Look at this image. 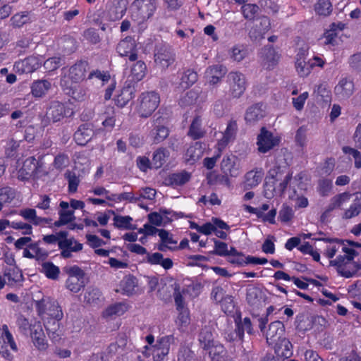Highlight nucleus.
<instances>
[{"mask_svg": "<svg viewBox=\"0 0 361 361\" xmlns=\"http://www.w3.org/2000/svg\"><path fill=\"white\" fill-rule=\"evenodd\" d=\"M36 308L39 315L44 322L53 320L52 330L59 326L58 322L63 318V314L58 302L49 297H44L36 302ZM50 322L48 321V323Z\"/></svg>", "mask_w": 361, "mask_h": 361, "instance_id": "obj_1", "label": "nucleus"}, {"mask_svg": "<svg viewBox=\"0 0 361 361\" xmlns=\"http://www.w3.org/2000/svg\"><path fill=\"white\" fill-rule=\"evenodd\" d=\"M155 0H135L131 5V18L142 24L152 18L157 10Z\"/></svg>", "mask_w": 361, "mask_h": 361, "instance_id": "obj_2", "label": "nucleus"}, {"mask_svg": "<svg viewBox=\"0 0 361 361\" xmlns=\"http://www.w3.org/2000/svg\"><path fill=\"white\" fill-rule=\"evenodd\" d=\"M160 98L154 91L142 92L138 98L137 112L141 117H149L158 107Z\"/></svg>", "mask_w": 361, "mask_h": 361, "instance_id": "obj_3", "label": "nucleus"}, {"mask_svg": "<svg viewBox=\"0 0 361 361\" xmlns=\"http://www.w3.org/2000/svg\"><path fill=\"white\" fill-rule=\"evenodd\" d=\"M42 164L34 157L27 158L23 162L18 161L17 176L20 180H27L31 177H38L41 173Z\"/></svg>", "mask_w": 361, "mask_h": 361, "instance_id": "obj_4", "label": "nucleus"}, {"mask_svg": "<svg viewBox=\"0 0 361 361\" xmlns=\"http://www.w3.org/2000/svg\"><path fill=\"white\" fill-rule=\"evenodd\" d=\"M280 142L281 137L277 133L269 131L263 127L257 137V150L260 153H267L277 147Z\"/></svg>", "mask_w": 361, "mask_h": 361, "instance_id": "obj_5", "label": "nucleus"}, {"mask_svg": "<svg viewBox=\"0 0 361 361\" xmlns=\"http://www.w3.org/2000/svg\"><path fill=\"white\" fill-rule=\"evenodd\" d=\"M229 229L230 226L223 220L213 217L211 221L201 226L200 233L209 235L214 233L218 238L226 239L227 233L224 230L228 231Z\"/></svg>", "mask_w": 361, "mask_h": 361, "instance_id": "obj_6", "label": "nucleus"}, {"mask_svg": "<svg viewBox=\"0 0 361 361\" xmlns=\"http://www.w3.org/2000/svg\"><path fill=\"white\" fill-rule=\"evenodd\" d=\"M227 81L229 85L231 94L235 98L241 97L246 89L245 75L238 71L231 72L227 76Z\"/></svg>", "mask_w": 361, "mask_h": 361, "instance_id": "obj_7", "label": "nucleus"}, {"mask_svg": "<svg viewBox=\"0 0 361 361\" xmlns=\"http://www.w3.org/2000/svg\"><path fill=\"white\" fill-rule=\"evenodd\" d=\"M11 350L17 351V346L6 325L2 326L0 336V354L6 359L11 360Z\"/></svg>", "mask_w": 361, "mask_h": 361, "instance_id": "obj_8", "label": "nucleus"}, {"mask_svg": "<svg viewBox=\"0 0 361 361\" xmlns=\"http://www.w3.org/2000/svg\"><path fill=\"white\" fill-rule=\"evenodd\" d=\"M116 292L123 295L132 296L140 293L142 290L139 287L137 278L133 275H127L120 281Z\"/></svg>", "mask_w": 361, "mask_h": 361, "instance_id": "obj_9", "label": "nucleus"}, {"mask_svg": "<svg viewBox=\"0 0 361 361\" xmlns=\"http://www.w3.org/2000/svg\"><path fill=\"white\" fill-rule=\"evenodd\" d=\"M42 59L39 56H30L16 61L14 69L19 73H31L37 70L42 64Z\"/></svg>", "mask_w": 361, "mask_h": 361, "instance_id": "obj_10", "label": "nucleus"}, {"mask_svg": "<svg viewBox=\"0 0 361 361\" xmlns=\"http://www.w3.org/2000/svg\"><path fill=\"white\" fill-rule=\"evenodd\" d=\"M354 247L360 248L361 244L357 242L351 240H342L341 250L345 253L344 256H339L336 259L331 261V264L334 265L341 266L346 259L348 261L352 260L357 252L354 250Z\"/></svg>", "mask_w": 361, "mask_h": 361, "instance_id": "obj_11", "label": "nucleus"}, {"mask_svg": "<svg viewBox=\"0 0 361 361\" xmlns=\"http://www.w3.org/2000/svg\"><path fill=\"white\" fill-rule=\"evenodd\" d=\"M116 50L121 56H129L130 61L137 60L136 43L131 37H127L120 41L117 45Z\"/></svg>", "mask_w": 361, "mask_h": 361, "instance_id": "obj_12", "label": "nucleus"}, {"mask_svg": "<svg viewBox=\"0 0 361 361\" xmlns=\"http://www.w3.org/2000/svg\"><path fill=\"white\" fill-rule=\"evenodd\" d=\"M238 128L237 122L231 120L228 122L225 130L222 133V137L217 142L218 150H223L230 142L235 139Z\"/></svg>", "mask_w": 361, "mask_h": 361, "instance_id": "obj_13", "label": "nucleus"}, {"mask_svg": "<svg viewBox=\"0 0 361 361\" xmlns=\"http://www.w3.org/2000/svg\"><path fill=\"white\" fill-rule=\"evenodd\" d=\"M284 331V325L281 322L276 321L271 322L266 333V338L268 344L269 345H274L279 342L280 340L285 338V337H283Z\"/></svg>", "mask_w": 361, "mask_h": 361, "instance_id": "obj_14", "label": "nucleus"}, {"mask_svg": "<svg viewBox=\"0 0 361 361\" xmlns=\"http://www.w3.org/2000/svg\"><path fill=\"white\" fill-rule=\"evenodd\" d=\"M47 114L48 118L53 122H58L66 116H71L73 111L71 109L66 108L63 104L59 102H54L51 103Z\"/></svg>", "mask_w": 361, "mask_h": 361, "instance_id": "obj_15", "label": "nucleus"}, {"mask_svg": "<svg viewBox=\"0 0 361 361\" xmlns=\"http://www.w3.org/2000/svg\"><path fill=\"white\" fill-rule=\"evenodd\" d=\"M307 52L305 50H300L296 54L295 68L300 77L308 76L312 70V65L310 63L309 60L307 61Z\"/></svg>", "mask_w": 361, "mask_h": 361, "instance_id": "obj_16", "label": "nucleus"}, {"mask_svg": "<svg viewBox=\"0 0 361 361\" xmlns=\"http://www.w3.org/2000/svg\"><path fill=\"white\" fill-rule=\"evenodd\" d=\"M353 195L348 192L339 193L331 198L329 204L326 206L324 215H328L332 211L336 209H342L345 205L350 202Z\"/></svg>", "mask_w": 361, "mask_h": 361, "instance_id": "obj_17", "label": "nucleus"}, {"mask_svg": "<svg viewBox=\"0 0 361 361\" xmlns=\"http://www.w3.org/2000/svg\"><path fill=\"white\" fill-rule=\"evenodd\" d=\"M172 340L173 337L171 336H164L157 342L156 345L152 346V355L154 361H161L168 355Z\"/></svg>", "mask_w": 361, "mask_h": 361, "instance_id": "obj_18", "label": "nucleus"}, {"mask_svg": "<svg viewBox=\"0 0 361 361\" xmlns=\"http://www.w3.org/2000/svg\"><path fill=\"white\" fill-rule=\"evenodd\" d=\"M30 336L34 345L40 350L47 349L48 346L42 326L39 322H35L30 327Z\"/></svg>", "mask_w": 361, "mask_h": 361, "instance_id": "obj_19", "label": "nucleus"}, {"mask_svg": "<svg viewBox=\"0 0 361 361\" xmlns=\"http://www.w3.org/2000/svg\"><path fill=\"white\" fill-rule=\"evenodd\" d=\"M221 169L226 176H238L240 174V168L237 157L233 155L225 156L221 162Z\"/></svg>", "mask_w": 361, "mask_h": 361, "instance_id": "obj_20", "label": "nucleus"}, {"mask_svg": "<svg viewBox=\"0 0 361 361\" xmlns=\"http://www.w3.org/2000/svg\"><path fill=\"white\" fill-rule=\"evenodd\" d=\"M235 323L236 327L234 334L235 336L232 335L228 338L230 341L235 340L237 338L242 340L245 331L248 334H253V328L250 318L245 317L242 319L240 316H238L235 318Z\"/></svg>", "mask_w": 361, "mask_h": 361, "instance_id": "obj_21", "label": "nucleus"}, {"mask_svg": "<svg viewBox=\"0 0 361 361\" xmlns=\"http://www.w3.org/2000/svg\"><path fill=\"white\" fill-rule=\"evenodd\" d=\"M59 207L60 209L58 212L59 216V220L56 221L54 224L56 227L65 226L75 219L74 211L71 209L68 202L65 201L60 202Z\"/></svg>", "mask_w": 361, "mask_h": 361, "instance_id": "obj_22", "label": "nucleus"}, {"mask_svg": "<svg viewBox=\"0 0 361 361\" xmlns=\"http://www.w3.org/2000/svg\"><path fill=\"white\" fill-rule=\"evenodd\" d=\"M19 215L33 226H44L51 222V219L38 216L37 211L32 208H25L19 211Z\"/></svg>", "mask_w": 361, "mask_h": 361, "instance_id": "obj_23", "label": "nucleus"}, {"mask_svg": "<svg viewBox=\"0 0 361 361\" xmlns=\"http://www.w3.org/2000/svg\"><path fill=\"white\" fill-rule=\"evenodd\" d=\"M265 114V106L262 104H255L246 110L245 120L247 123L253 125L264 118Z\"/></svg>", "mask_w": 361, "mask_h": 361, "instance_id": "obj_24", "label": "nucleus"}, {"mask_svg": "<svg viewBox=\"0 0 361 361\" xmlns=\"http://www.w3.org/2000/svg\"><path fill=\"white\" fill-rule=\"evenodd\" d=\"M154 61L161 68H167L173 63L174 54L169 49L161 47L154 54Z\"/></svg>", "mask_w": 361, "mask_h": 361, "instance_id": "obj_25", "label": "nucleus"}, {"mask_svg": "<svg viewBox=\"0 0 361 361\" xmlns=\"http://www.w3.org/2000/svg\"><path fill=\"white\" fill-rule=\"evenodd\" d=\"M90 78H97L101 81L102 85H108L105 91L104 99L109 100L112 95V92L116 87L115 80L111 78L110 75L107 73H102L100 71H95L91 73L89 75Z\"/></svg>", "mask_w": 361, "mask_h": 361, "instance_id": "obj_26", "label": "nucleus"}, {"mask_svg": "<svg viewBox=\"0 0 361 361\" xmlns=\"http://www.w3.org/2000/svg\"><path fill=\"white\" fill-rule=\"evenodd\" d=\"M354 92V85L351 80L343 78L334 88V92L340 100L349 98Z\"/></svg>", "mask_w": 361, "mask_h": 361, "instance_id": "obj_27", "label": "nucleus"}, {"mask_svg": "<svg viewBox=\"0 0 361 361\" xmlns=\"http://www.w3.org/2000/svg\"><path fill=\"white\" fill-rule=\"evenodd\" d=\"M108 6L110 18L112 20H117L124 16L127 7V1L126 0H109Z\"/></svg>", "mask_w": 361, "mask_h": 361, "instance_id": "obj_28", "label": "nucleus"}, {"mask_svg": "<svg viewBox=\"0 0 361 361\" xmlns=\"http://www.w3.org/2000/svg\"><path fill=\"white\" fill-rule=\"evenodd\" d=\"M226 69L221 65H214L207 68L204 77L210 85L217 84L225 75Z\"/></svg>", "mask_w": 361, "mask_h": 361, "instance_id": "obj_29", "label": "nucleus"}, {"mask_svg": "<svg viewBox=\"0 0 361 361\" xmlns=\"http://www.w3.org/2000/svg\"><path fill=\"white\" fill-rule=\"evenodd\" d=\"M204 145L202 142H196L191 145L184 154L186 162L192 164L199 160L203 155Z\"/></svg>", "mask_w": 361, "mask_h": 361, "instance_id": "obj_30", "label": "nucleus"}, {"mask_svg": "<svg viewBox=\"0 0 361 361\" xmlns=\"http://www.w3.org/2000/svg\"><path fill=\"white\" fill-rule=\"evenodd\" d=\"M129 309L127 303L123 302H116L109 305L102 312V317L106 319H112L120 317Z\"/></svg>", "mask_w": 361, "mask_h": 361, "instance_id": "obj_31", "label": "nucleus"}, {"mask_svg": "<svg viewBox=\"0 0 361 361\" xmlns=\"http://www.w3.org/2000/svg\"><path fill=\"white\" fill-rule=\"evenodd\" d=\"M264 177V171L261 169H256L248 171L245 175L244 187L246 189L257 186Z\"/></svg>", "mask_w": 361, "mask_h": 361, "instance_id": "obj_32", "label": "nucleus"}, {"mask_svg": "<svg viewBox=\"0 0 361 361\" xmlns=\"http://www.w3.org/2000/svg\"><path fill=\"white\" fill-rule=\"evenodd\" d=\"M147 72V66L142 61H137L130 67L128 78L133 82H138L142 80Z\"/></svg>", "mask_w": 361, "mask_h": 361, "instance_id": "obj_33", "label": "nucleus"}, {"mask_svg": "<svg viewBox=\"0 0 361 361\" xmlns=\"http://www.w3.org/2000/svg\"><path fill=\"white\" fill-rule=\"evenodd\" d=\"M352 202L347 209H345L342 215L344 219H350L357 216L361 212V195L358 193L354 194L353 197L350 200Z\"/></svg>", "mask_w": 361, "mask_h": 361, "instance_id": "obj_34", "label": "nucleus"}, {"mask_svg": "<svg viewBox=\"0 0 361 361\" xmlns=\"http://www.w3.org/2000/svg\"><path fill=\"white\" fill-rule=\"evenodd\" d=\"M202 120L201 116L197 115L195 116L190 126L188 135L193 140H197L204 136L206 131L202 128Z\"/></svg>", "mask_w": 361, "mask_h": 361, "instance_id": "obj_35", "label": "nucleus"}, {"mask_svg": "<svg viewBox=\"0 0 361 361\" xmlns=\"http://www.w3.org/2000/svg\"><path fill=\"white\" fill-rule=\"evenodd\" d=\"M343 27V25L340 23L336 25V23H332L329 30H326L320 39L322 41V43L324 45H336V39L338 37V33L336 32L337 29L342 30Z\"/></svg>", "mask_w": 361, "mask_h": 361, "instance_id": "obj_36", "label": "nucleus"}, {"mask_svg": "<svg viewBox=\"0 0 361 361\" xmlns=\"http://www.w3.org/2000/svg\"><path fill=\"white\" fill-rule=\"evenodd\" d=\"M51 84L47 80H38L32 83L31 93L35 97H44L51 89Z\"/></svg>", "mask_w": 361, "mask_h": 361, "instance_id": "obj_37", "label": "nucleus"}, {"mask_svg": "<svg viewBox=\"0 0 361 361\" xmlns=\"http://www.w3.org/2000/svg\"><path fill=\"white\" fill-rule=\"evenodd\" d=\"M276 355L282 358H288L293 354V346L291 343L285 338L280 340L279 342L274 345Z\"/></svg>", "mask_w": 361, "mask_h": 361, "instance_id": "obj_38", "label": "nucleus"}, {"mask_svg": "<svg viewBox=\"0 0 361 361\" xmlns=\"http://www.w3.org/2000/svg\"><path fill=\"white\" fill-rule=\"evenodd\" d=\"M93 135V130L87 125L80 126L74 134V139L79 145H85Z\"/></svg>", "mask_w": 361, "mask_h": 361, "instance_id": "obj_39", "label": "nucleus"}, {"mask_svg": "<svg viewBox=\"0 0 361 361\" xmlns=\"http://www.w3.org/2000/svg\"><path fill=\"white\" fill-rule=\"evenodd\" d=\"M87 64L80 62L75 64L69 69V78L74 82H78L85 78Z\"/></svg>", "mask_w": 361, "mask_h": 361, "instance_id": "obj_40", "label": "nucleus"}, {"mask_svg": "<svg viewBox=\"0 0 361 361\" xmlns=\"http://www.w3.org/2000/svg\"><path fill=\"white\" fill-rule=\"evenodd\" d=\"M322 240L326 243L324 255L329 259L333 258L336 254L341 250L342 240L337 238H322Z\"/></svg>", "mask_w": 361, "mask_h": 361, "instance_id": "obj_41", "label": "nucleus"}, {"mask_svg": "<svg viewBox=\"0 0 361 361\" xmlns=\"http://www.w3.org/2000/svg\"><path fill=\"white\" fill-rule=\"evenodd\" d=\"M279 58V54L273 47H267L264 50L263 65L266 68H273L278 63Z\"/></svg>", "mask_w": 361, "mask_h": 361, "instance_id": "obj_42", "label": "nucleus"}, {"mask_svg": "<svg viewBox=\"0 0 361 361\" xmlns=\"http://www.w3.org/2000/svg\"><path fill=\"white\" fill-rule=\"evenodd\" d=\"M134 97V89L130 86L123 87L116 95L115 102L117 106L123 107Z\"/></svg>", "mask_w": 361, "mask_h": 361, "instance_id": "obj_43", "label": "nucleus"}, {"mask_svg": "<svg viewBox=\"0 0 361 361\" xmlns=\"http://www.w3.org/2000/svg\"><path fill=\"white\" fill-rule=\"evenodd\" d=\"M197 80V73L191 70H188L185 71L181 78L180 81L178 83V85L176 87L179 89L180 90H183L190 87Z\"/></svg>", "mask_w": 361, "mask_h": 361, "instance_id": "obj_44", "label": "nucleus"}, {"mask_svg": "<svg viewBox=\"0 0 361 361\" xmlns=\"http://www.w3.org/2000/svg\"><path fill=\"white\" fill-rule=\"evenodd\" d=\"M169 157V150L165 148H159L153 154L151 164L155 169H159L164 165Z\"/></svg>", "mask_w": 361, "mask_h": 361, "instance_id": "obj_45", "label": "nucleus"}, {"mask_svg": "<svg viewBox=\"0 0 361 361\" xmlns=\"http://www.w3.org/2000/svg\"><path fill=\"white\" fill-rule=\"evenodd\" d=\"M169 129L166 126L158 124L151 131L150 136L154 142L159 143L164 141L169 136Z\"/></svg>", "mask_w": 361, "mask_h": 361, "instance_id": "obj_46", "label": "nucleus"}, {"mask_svg": "<svg viewBox=\"0 0 361 361\" xmlns=\"http://www.w3.org/2000/svg\"><path fill=\"white\" fill-rule=\"evenodd\" d=\"M314 7L319 16H328L332 12V4L329 0H318Z\"/></svg>", "mask_w": 361, "mask_h": 361, "instance_id": "obj_47", "label": "nucleus"}, {"mask_svg": "<svg viewBox=\"0 0 361 361\" xmlns=\"http://www.w3.org/2000/svg\"><path fill=\"white\" fill-rule=\"evenodd\" d=\"M133 218L130 216L114 215V225L118 228L134 229Z\"/></svg>", "mask_w": 361, "mask_h": 361, "instance_id": "obj_48", "label": "nucleus"}, {"mask_svg": "<svg viewBox=\"0 0 361 361\" xmlns=\"http://www.w3.org/2000/svg\"><path fill=\"white\" fill-rule=\"evenodd\" d=\"M108 200L114 202H121L125 200L136 202L140 200V197H137L133 192H123L121 194H111V196L108 197Z\"/></svg>", "mask_w": 361, "mask_h": 361, "instance_id": "obj_49", "label": "nucleus"}, {"mask_svg": "<svg viewBox=\"0 0 361 361\" xmlns=\"http://www.w3.org/2000/svg\"><path fill=\"white\" fill-rule=\"evenodd\" d=\"M241 11L245 19L248 20H253L258 15L259 8L256 4H246L241 7Z\"/></svg>", "mask_w": 361, "mask_h": 361, "instance_id": "obj_50", "label": "nucleus"}, {"mask_svg": "<svg viewBox=\"0 0 361 361\" xmlns=\"http://www.w3.org/2000/svg\"><path fill=\"white\" fill-rule=\"evenodd\" d=\"M59 248H67L73 252H78L82 249V245L75 238H68L67 236L62 238L59 243Z\"/></svg>", "mask_w": 361, "mask_h": 361, "instance_id": "obj_51", "label": "nucleus"}, {"mask_svg": "<svg viewBox=\"0 0 361 361\" xmlns=\"http://www.w3.org/2000/svg\"><path fill=\"white\" fill-rule=\"evenodd\" d=\"M31 21L32 18L28 12L18 13L11 18V25L16 27H22Z\"/></svg>", "mask_w": 361, "mask_h": 361, "instance_id": "obj_52", "label": "nucleus"}, {"mask_svg": "<svg viewBox=\"0 0 361 361\" xmlns=\"http://www.w3.org/2000/svg\"><path fill=\"white\" fill-rule=\"evenodd\" d=\"M246 256L242 252H239L234 247H231V253L228 255V261L238 266H245V265Z\"/></svg>", "mask_w": 361, "mask_h": 361, "instance_id": "obj_53", "label": "nucleus"}, {"mask_svg": "<svg viewBox=\"0 0 361 361\" xmlns=\"http://www.w3.org/2000/svg\"><path fill=\"white\" fill-rule=\"evenodd\" d=\"M84 286V279L68 277L66 281V287L73 293H78Z\"/></svg>", "mask_w": 361, "mask_h": 361, "instance_id": "obj_54", "label": "nucleus"}, {"mask_svg": "<svg viewBox=\"0 0 361 361\" xmlns=\"http://www.w3.org/2000/svg\"><path fill=\"white\" fill-rule=\"evenodd\" d=\"M42 271L51 279H57L60 272L59 267L51 262H44L42 266Z\"/></svg>", "mask_w": 361, "mask_h": 361, "instance_id": "obj_55", "label": "nucleus"}, {"mask_svg": "<svg viewBox=\"0 0 361 361\" xmlns=\"http://www.w3.org/2000/svg\"><path fill=\"white\" fill-rule=\"evenodd\" d=\"M205 349L208 350L209 355L213 360H219V357L224 353V346L214 341L210 345V347H207Z\"/></svg>", "mask_w": 361, "mask_h": 361, "instance_id": "obj_56", "label": "nucleus"}, {"mask_svg": "<svg viewBox=\"0 0 361 361\" xmlns=\"http://www.w3.org/2000/svg\"><path fill=\"white\" fill-rule=\"evenodd\" d=\"M179 314L176 321V324L180 329L183 330L190 324V314L186 308L178 309Z\"/></svg>", "mask_w": 361, "mask_h": 361, "instance_id": "obj_57", "label": "nucleus"}, {"mask_svg": "<svg viewBox=\"0 0 361 361\" xmlns=\"http://www.w3.org/2000/svg\"><path fill=\"white\" fill-rule=\"evenodd\" d=\"M247 54V49L243 45L234 46L231 50V57L238 62L243 61Z\"/></svg>", "mask_w": 361, "mask_h": 361, "instance_id": "obj_58", "label": "nucleus"}, {"mask_svg": "<svg viewBox=\"0 0 361 361\" xmlns=\"http://www.w3.org/2000/svg\"><path fill=\"white\" fill-rule=\"evenodd\" d=\"M65 177L68 183V192L70 193H75L80 181L79 177L72 171H67Z\"/></svg>", "mask_w": 361, "mask_h": 361, "instance_id": "obj_59", "label": "nucleus"}, {"mask_svg": "<svg viewBox=\"0 0 361 361\" xmlns=\"http://www.w3.org/2000/svg\"><path fill=\"white\" fill-rule=\"evenodd\" d=\"M11 227L15 230H20L22 234L25 235H30L32 234V225L30 223L23 221H12Z\"/></svg>", "mask_w": 361, "mask_h": 361, "instance_id": "obj_60", "label": "nucleus"}, {"mask_svg": "<svg viewBox=\"0 0 361 361\" xmlns=\"http://www.w3.org/2000/svg\"><path fill=\"white\" fill-rule=\"evenodd\" d=\"M23 255L27 258H38L44 255L42 251L39 247L37 243L29 245V248H25L23 252Z\"/></svg>", "mask_w": 361, "mask_h": 361, "instance_id": "obj_61", "label": "nucleus"}, {"mask_svg": "<svg viewBox=\"0 0 361 361\" xmlns=\"http://www.w3.org/2000/svg\"><path fill=\"white\" fill-rule=\"evenodd\" d=\"M190 173L185 171L173 173L170 176V180L171 184L175 185H182L187 183L190 180Z\"/></svg>", "mask_w": 361, "mask_h": 361, "instance_id": "obj_62", "label": "nucleus"}, {"mask_svg": "<svg viewBox=\"0 0 361 361\" xmlns=\"http://www.w3.org/2000/svg\"><path fill=\"white\" fill-rule=\"evenodd\" d=\"M101 297V292L97 288H88L85 293L84 300L87 303L94 304Z\"/></svg>", "mask_w": 361, "mask_h": 361, "instance_id": "obj_63", "label": "nucleus"}, {"mask_svg": "<svg viewBox=\"0 0 361 361\" xmlns=\"http://www.w3.org/2000/svg\"><path fill=\"white\" fill-rule=\"evenodd\" d=\"M308 176L305 172H300L294 177V179L291 184L293 187H298L302 190L306 189V186L308 182Z\"/></svg>", "mask_w": 361, "mask_h": 361, "instance_id": "obj_64", "label": "nucleus"}]
</instances>
